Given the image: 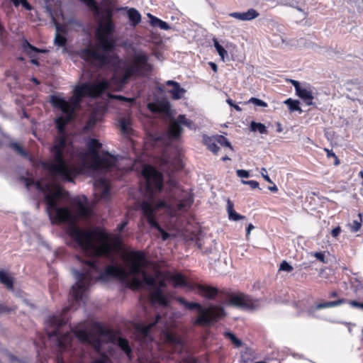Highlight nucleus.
<instances>
[{"label": "nucleus", "mask_w": 363, "mask_h": 363, "mask_svg": "<svg viewBox=\"0 0 363 363\" xmlns=\"http://www.w3.org/2000/svg\"><path fill=\"white\" fill-rule=\"evenodd\" d=\"M106 7L100 10L96 29V43L93 48H87L80 51L79 55L86 62L97 66L111 65L116 69V73L111 80H101L96 83H82L75 86L73 96L69 101L54 96L51 99L53 106L59 108L64 116L55 120L60 136L54 144H69L64 132L65 125L74 117V111L79 107L81 100L85 96L95 97L105 90L112 89L116 83V89H120L133 75H139L143 72L150 70L147 55L141 50L135 51L133 60H120L115 52L116 40L113 34L115 25L113 21L114 0H102Z\"/></svg>", "instance_id": "1"}, {"label": "nucleus", "mask_w": 363, "mask_h": 363, "mask_svg": "<svg viewBox=\"0 0 363 363\" xmlns=\"http://www.w3.org/2000/svg\"><path fill=\"white\" fill-rule=\"evenodd\" d=\"M193 203L191 195L185 191L174 194V198L167 200H159L156 203L153 201H143L140 208L143 216L146 218L151 228L157 229L161 234L162 239L166 240L169 235L166 233L157 221V211L165 208L172 216H177L186 211Z\"/></svg>", "instance_id": "2"}, {"label": "nucleus", "mask_w": 363, "mask_h": 363, "mask_svg": "<svg viewBox=\"0 0 363 363\" xmlns=\"http://www.w3.org/2000/svg\"><path fill=\"white\" fill-rule=\"evenodd\" d=\"M101 144L96 139H90L88 142V152L79 154L80 169H89L94 174L101 173L115 166L117 159L115 156L106 152L100 155L98 150Z\"/></svg>", "instance_id": "3"}, {"label": "nucleus", "mask_w": 363, "mask_h": 363, "mask_svg": "<svg viewBox=\"0 0 363 363\" xmlns=\"http://www.w3.org/2000/svg\"><path fill=\"white\" fill-rule=\"evenodd\" d=\"M67 308H64L60 313L49 316L45 320L47 333L50 339L55 341L56 345L60 350H66L71 345L73 339V333H67L65 335L60 334L58 328L66 323L67 318L65 313Z\"/></svg>", "instance_id": "4"}, {"label": "nucleus", "mask_w": 363, "mask_h": 363, "mask_svg": "<svg viewBox=\"0 0 363 363\" xmlns=\"http://www.w3.org/2000/svg\"><path fill=\"white\" fill-rule=\"evenodd\" d=\"M177 301L186 309L197 310L199 315L194 322L195 325L208 326L225 315L223 307L220 306L211 305L204 308L199 303L186 301L182 297H178Z\"/></svg>", "instance_id": "5"}, {"label": "nucleus", "mask_w": 363, "mask_h": 363, "mask_svg": "<svg viewBox=\"0 0 363 363\" xmlns=\"http://www.w3.org/2000/svg\"><path fill=\"white\" fill-rule=\"evenodd\" d=\"M145 179V194L150 197L160 192L163 186L162 174L150 165L143 167L142 172Z\"/></svg>", "instance_id": "6"}, {"label": "nucleus", "mask_w": 363, "mask_h": 363, "mask_svg": "<svg viewBox=\"0 0 363 363\" xmlns=\"http://www.w3.org/2000/svg\"><path fill=\"white\" fill-rule=\"evenodd\" d=\"M227 304L243 310H255L259 307L260 303L257 299H253L248 295L241 292L230 293L225 298Z\"/></svg>", "instance_id": "7"}, {"label": "nucleus", "mask_w": 363, "mask_h": 363, "mask_svg": "<svg viewBox=\"0 0 363 363\" xmlns=\"http://www.w3.org/2000/svg\"><path fill=\"white\" fill-rule=\"evenodd\" d=\"M181 125L186 126L190 130H196V125L190 119L186 118L184 115L178 116L176 120H172L169 125V134L172 138H178L182 131Z\"/></svg>", "instance_id": "8"}, {"label": "nucleus", "mask_w": 363, "mask_h": 363, "mask_svg": "<svg viewBox=\"0 0 363 363\" xmlns=\"http://www.w3.org/2000/svg\"><path fill=\"white\" fill-rule=\"evenodd\" d=\"M74 336L82 343L91 344L96 351L101 348V342L99 338H95L89 332L87 323H84L77 328L74 331Z\"/></svg>", "instance_id": "9"}, {"label": "nucleus", "mask_w": 363, "mask_h": 363, "mask_svg": "<svg viewBox=\"0 0 363 363\" xmlns=\"http://www.w3.org/2000/svg\"><path fill=\"white\" fill-rule=\"evenodd\" d=\"M94 195L98 200H107L109 196V183L104 178H99L94 183Z\"/></svg>", "instance_id": "10"}, {"label": "nucleus", "mask_w": 363, "mask_h": 363, "mask_svg": "<svg viewBox=\"0 0 363 363\" xmlns=\"http://www.w3.org/2000/svg\"><path fill=\"white\" fill-rule=\"evenodd\" d=\"M296 95L301 99L307 106L313 104V91L311 85L308 84H302L301 88L296 92Z\"/></svg>", "instance_id": "11"}, {"label": "nucleus", "mask_w": 363, "mask_h": 363, "mask_svg": "<svg viewBox=\"0 0 363 363\" xmlns=\"http://www.w3.org/2000/svg\"><path fill=\"white\" fill-rule=\"evenodd\" d=\"M196 292L207 299H213L218 294V289L215 287L206 286L203 285H196L195 286Z\"/></svg>", "instance_id": "12"}, {"label": "nucleus", "mask_w": 363, "mask_h": 363, "mask_svg": "<svg viewBox=\"0 0 363 363\" xmlns=\"http://www.w3.org/2000/svg\"><path fill=\"white\" fill-rule=\"evenodd\" d=\"M22 47L23 50L32 58L31 62L35 65H38V60L34 58L35 57V54L46 52L45 50H40L35 48L34 46L31 45L27 40H25L23 43Z\"/></svg>", "instance_id": "13"}, {"label": "nucleus", "mask_w": 363, "mask_h": 363, "mask_svg": "<svg viewBox=\"0 0 363 363\" xmlns=\"http://www.w3.org/2000/svg\"><path fill=\"white\" fill-rule=\"evenodd\" d=\"M345 302V299H339L337 301H328V302H324L320 303L315 306H312L308 309V313L310 315H313V313L315 312L316 310H320L325 308H332L340 306L341 304L344 303Z\"/></svg>", "instance_id": "14"}, {"label": "nucleus", "mask_w": 363, "mask_h": 363, "mask_svg": "<svg viewBox=\"0 0 363 363\" xmlns=\"http://www.w3.org/2000/svg\"><path fill=\"white\" fill-rule=\"evenodd\" d=\"M127 10V15L129 18V21H130V23L133 26H135L141 21V15L134 8H130L128 7H121L119 9H117V11H121V10Z\"/></svg>", "instance_id": "15"}, {"label": "nucleus", "mask_w": 363, "mask_h": 363, "mask_svg": "<svg viewBox=\"0 0 363 363\" xmlns=\"http://www.w3.org/2000/svg\"><path fill=\"white\" fill-rule=\"evenodd\" d=\"M162 319L160 315H157L156 319L154 322L149 323L146 325H138L137 327V330L139 335L145 340H147L150 338L149 337V330L151 328H152L157 323L160 321Z\"/></svg>", "instance_id": "16"}, {"label": "nucleus", "mask_w": 363, "mask_h": 363, "mask_svg": "<svg viewBox=\"0 0 363 363\" xmlns=\"http://www.w3.org/2000/svg\"><path fill=\"white\" fill-rule=\"evenodd\" d=\"M169 280L172 285L175 287L185 286L190 289H193L191 284L186 281L185 277L180 274H175L172 275L169 278Z\"/></svg>", "instance_id": "17"}, {"label": "nucleus", "mask_w": 363, "mask_h": 363, "mask_svg": "<svg viewBox=\"0 0 363 363\" xmlns=\"http://www.w3.org/2000/svg\"><path fill=\"white\" fill-rule=\"evenodd\" d=\"M50 16L52 17V19L55 25V27H56V30H57V33H56V35H55V44L57 46H60V47H63L66 45L67 43V39L61 35L59 32L60 31V26L59 25V23H57L56 21H55V18L52 16V13L50 12Z\"/></svg>", "instance_id": "18"}, {"label": "nucleus", "mask_w": 363, "mask_h": 363, "mask_svg": "<svg viewBox=\"0 0 363 363\" xmlns=\"http://www.w3.org/2000/svg\"><path fill=\"white\" fill-rule=\"evenodd\" d=\"M0 282L4 284L8 289L13 290V279L8 272L4 270H0Z\"/></svg>", "instance_id": "19"}, {"label": "nucleus", "mask_w": 363, "mask_h": 363, "mask_svg": "<svg viewBox=\"0 0 363 363\" xmlns=\"http://www.w3.org/2000/svg\"><path fill=\"white\" fill-rule=\"evenodd\" d=\"M147 16L150 18V23L154 27H158L162 30H167L170 28V26L164 21L160 20V18L152 16L150 13L147 14Z\"/></svg>", "instance_id": "20"}, {"label": "nucleus", "mask_w": 363, "mask_h": 363, "mask_svg": "<svg viewBox=\"0 0 363 363\" xmlns=\"http://www.w3.org/2000/svg\"><path fill=\"white\" fill-rule=\"evenodd\" d=\"M164 341L174 346H180L182 344V340L179 336L169 332L164 334Z\"/></svg>", "instance_id": "21"}, {"label": "nucleus", "mask_w": 363, "mask_h": 363, "mask_svg": "<svg viewBox=\"0 0 363 363\" xmlns=\"http://www.w3.org/2000/svg\"><path fill=\"white\" fill-rule=\"evenodd\" d=\"M119 125L121 131L125 134H129L131 131V122L128 118H122L119 120Z\"/></svg>", "instance_id": "22"}, {"label": "nucleus", "mask_w": 363, "mask_h": 363, "mask_svg": "<svg viewBox=\"0 0 363 363\" xmlns=\"http://www.w3.org/2000/svg\"><path fill=\"white\" fill-rule=\"evenodd\" d=\"M117 345L127 354V356L130 358L131 348L128 342L125 339L118 337L117 339Z\"/></svg>", "instance_id": "23"}, {"label": "nucleus", "mask_w": 363, "mask_h": 363, "mask_svg": "<svg viewBox=\"0 0 363 363\" xmlns=\"http://www.w3.org/2000/svg\"><path fill=\"white\" fill-rule=\"evenodd\" d=\"M83 2L92 11L93 15H99L100 9L94 0H79Z\"/></svg>", "instance_id": "24"}, {"label": "nucleus", "mask_w": 363, "mask_h": 363, "mask_svg": "<svg viewBox=\"0 0 363 363\" xmlns=\"http://www.w3.org/2000/svg\"><path fill=\"white\" fill-rule=\"evenodd\" d=\"M213 44L220 58L222 59L223 61H225V60L228 57V52L222 45L219 44L218 41L216 39H213Z\"/></svg>", "instance_id": "25"}, {"label": "nucleus", "mask_w": 363, "mask_h": 363, "mask_svg": "<svg viewBox=\"0 0 363 363\" xmlns=\"http://www.w3.org/2000/svg\"><path fill=\"white\" fill-rule=\"evenodd\" d=\"M185 91V89L182 88L179 84H177V86H173L172 89L169 91L174 99H180L183 96Z\"/></svg>", "instance_id": "26"}, {"label": "nucleus", "mask_w": 363, "mask_h": 363, "mask_svg": "<svg viewBox=\"0 0 363 363\" xmlns=\"http://www.w3.org/2000/svg\"><path fill=\"white\" fill-rule=\"evenodd\" d=\"M147 107L150 111L153 113H159L162 111H166L168 109V106L166 104H157L155 103H150L147 105Z\"/></svg>", "instance_id": "27"}, {"label": "nucleus", "mask_w": 363, "mask_h": 363, "mask_svg": "<svg viewBox=\"0 0 363 363\" xmlns=\"http://www.w3.org/2000/svg\"><path fill=\"white\" fill-rule=\"evenodd\" d=\"M250 129L254 132L258 131L261 134H266L267 133V128L264 124L255 121L251 123Z\"/></svg>", "instance_id": "28"}, {"label": "nucleus", "mask_w": 363, "mask_h": 363, "mask_svg": "<svg viewBox=\"0 0 363 363\" xmlns=\"http://www.w3.org/2000/svg\"><path fill=\"white\" fill-rule=\"evenodd\" d=\"M284 104L289 106V108L291 111H298L300 113L302 112V110L299 106V101L297 100H293L291 99H288L284 101Z\"/></svg>", "instance_id": "29"}, {"label": "nucleus", "mask_w": 363, "mask_h": 363, "mask_svg": "<svg viewBox=\"0 0 363 363\" xmlns=\"http://www.w3.org/2000/svg\"><path fill=\"white\" fill-rule=\"evenodd\" d=\"M259 13L254 9H250L247 11L243 12V21H251L259 16Z\"/></svg>", "instance_id": "30"}, {"label": "nucleus", "mask_w": 363, "mask_h": 363, "mask_svg": "<svg viewBox=\"0 0 363 363\" xmlns=\"http://www.w3.org/2000/svg\"><path fill=\"white\" fill-rule=\"evenodd\" d=\"M278 4L281 6H288L296 8L298 11H303V10L298 7V0H279Z\"/></svg>", "instance_id": "31"}, {"label": "nucleus", "mask_w": 363, "mask_h": 363, "mask_svg": "<svg viewBox=\"0 0 363 363\" xmlns=\"http://www.w3.org/2000/svg\"><path fill=\"white\" fill-rule=\"evenodd\" d=\"M206 144L207 145L208 149L214 153H217L219 150V147L216 144L215 138H207L205 140Z\"/></svg>", "instance_id": "32"}, {"label": "nucleus", "mask_w": 363, "mask_h": 363, "mask_svg": "<svg viewBox=\"0 0 363 363\" xmlns=\"http://www.w3.org/2000/svg\"><path fill=\"white\" fill-rule=\"evenodd\" d=\"M224 335L225 337H226L227 338L230 339L232 342L237 347H239L240 346H241L242 345V342L240 340H239L238 338L236 337V336L230 333V332H225L224 333Z\"/></svg>", "instance_id": "33"}, {"label": "nucleus", "mask_w": 363, "mask_h": 363, "mask_svg": "<svg viewBox=\"0 0 363 363\" xmlns=\"http://www.w3.org/2000/svg\"><path fill=\"white\" fill-rule=\"evenodd\" d=\"M215 140L216 143L220 144L222 146H226L232 149V146L230 145V143L228 141V140L223 136V135H217L215 137Z\"/></svg>", "instance_id": "34"}, {"label": "nucleus", "mask_w": 363, "mask_h": 363, "mask_svg": "<svg viewBox=\"0 0 363 363\" xmlns=\"http://www.w3.org/2000/svg\"><path fill=\"white\" fill-rule=\"evenodd\" d=\"M362 225V219L359 218V220H356L352 222L350 225V230L352 233L357 232Z\"/></svg>", "instance_id": "35"}, {"label": "nucleus", "mask_w": 363, "mask_h": 363, "mask_svg": "<svg viewBox=\"0 0 363 363\" xmlns=\"http://www.w3.org/2000/svg\"><path fill=\"white\" fill-rule=\"evenodd\" d=\"M279 270L291 272L293 270V267L286 261H283L280 264Z\"/></svg>", "instance_id": "36"}, {"label": "nucleus", "mask_w": 363, "mask_h": 363, "mask_svg": "<svg viewBox=\"0 0 363 363\" xmlns=\"http://www.w3.org/2000/svg\"><path fill=\"white\" fill-rule=\"evenodd\" d=\"M11 147L21 155H22L23 157L26 156V152L22 149V147L18 143H13L11 144Z\"/></svg>", "instance_id": "37"}, {"label": "nucleus", "mask_w": 363, "mask_h": 363, "mask_svg": "<svg viewBox=\"0 0 363 363\" xmlns=\"http://www.w3.org/2000/svg\"><path fill=\"white\" fill-rule=\"evenodd\" d=\"M249 102L252 103V104H255L256 106H262V107H266L267 106V104L264 101H262V100H260L259 99L254 98V97H252L249 100Z\"/></svg>", "instance_id": "38"}, {"label": "nucleus", "mask_w": 363, "mask_h": 363, "mask_svg": "<svg viewBox=\"0 0 363 363\" xmlns=\"http://www.w3.org/2000/svg\"><path fill=\"white\" fill-rule=\"evenodd\" d=\"M16 308L9 307L4 304H0V314L9 313L12 311H14Z\"/></svg>", "instance_id": "39"}, {"label": "nucleus", "mask_w": 363, "mask_h": 363, "mask_svg": "<svg viewBox=\"0 0 363 363\" xmlns=\"http://www.w3.org/2000/svg\"><path fill=\"white\" fill-rule=\"evenodd\" d=\"M228 218L231 220L238 221L240 219L244 218V216L238 214L235 211L228 213Z\"/></svg>", "instance_id": "40"}, {"label": "nucleus", "mask_w": 363, "mask_h": 363, "mask_svg": "<svg viewBox=\"0 0 363 363\" xmlns=\"http://www.w3.org/2000/svg\"><path fill=\"white\" fill-rule=\"evenodd\" d=\"M242 183L244 184L249 185L252 189L259 188V183L254 180H250V181L242 180Z\"/></svg>", "instance_id": "41"}, {"label": "nucleus", "mask_w": 363, "mask_h": 363, "mask_svg": "<svg viewBox=\"0 0 363 363\" xmlns=\"http://www.w3.org/2000/svg\"><path fill=\"white\" fill-rule=\"evenodd\" d=\"M93 363H111V360L106 355L103 354Z\"/></svg>", "instance_id": "42"}, {"label": "nucleus", "mask_w": 363, "mask_h": 363, "mask_svg": "<svg viewBox=\"0 0 363 363\" xmlns=\"http://www.w3.org/2000/svg\"><path fill=\"white\" fill-rule=\"evenodd\" d=\"M237 175L240 178H248L250 177L249 172L245 169H238L236 171Z\"/></svg>", "instance_id": "43"}, {"label": "nucleus", "mask_w": 363, "mask_h": 363, "mask_svg": "<svg viewBox=\"0 0 363 363\" xmlns=\"http://www.w3.org/2000/svg\"><path fill=\"white\" fill-rule=\"evenodd\" d=\"M262 177L264 178V179L268 183H273L272 179L269 178V177L267 174V169L264 167H262L260 171Z\"/></svg>", "instance_id": "44"}, {"label": "nucleus", "mask_w": 363, "mask_h": 363, "mask_svg": "<svg viewBox=\"0 0 363 363\" xmlns=\"http://www.w3.org/2000/svg\"><path fill=\"white\" fill-rule=\"evenodd\" d=\"M228 15L229 16L235 18L238 20L243 21V12H232L230 13Z\"/></svg>", "instance_id": "45"}, {"label": "nucleus", "mask_w": 363, "mask_h": 363, "mask_svg": "<svg viewBox=\"0 0 363 363\" xmlns=\"http://www.w3.org/2000/svg\"><path fill=\"white\" fill-rule=\"evenodd\" d=\"M111 97L113 99H119V100L127 101V102H133L134 101V99H133V98H125V97H124L123 96H120V95H115V96H112Z\"/></svg>", "instance_id": "46"}, {"label": "nucleus", "mask_w": 363, "mask_h": 363, "mask_svg": "<svg viewBox=\"0 0 363 363\" xmlns=\"http://www.w3.org/2000/svg\"><path fill=\"white\" fill-rule=\"evenodd\" d=\"M291 84L294 86L296 93L298 91V90L301 88L302 84L299 83V82L294 79H289Z\"/></svg>", "instance_id": "47"}, {"label": "nucleus", "mask_w": 363, "mask_h": 363, "mask_svg": "<svg viewBox=\"0 0 363 363\" xmlns=\"http://www.w3.org/2000/svg\"><path fill=\"white\" fill-rule=\"evenodd\" d=\"M313 256L318 260H320V262L325 263V255L323 252H315L313 253Z\"/></svg>", "instance_id": "48"}, {"label": "nucleus", "mask_w": 363, "mask_h": 363, "mask_svg": "<svg viewBox=\"0 0 363 363\" xmlns=\"http://www.w3.org/2000/svg\"><path fill=\"white\" fill-rule=\"evenodd\" d=\"M96 123V120L94 118V117H91L87 122L86 125H85V128L86 129H90L94 125L95 123Z\"/></svg>", "instance_id": "49"}, {"label": "nucleus", "mask_w": 363, "mask_h": 363, "mask_svg": "<svg viewBox=\"0 0 363 363\" xmlns=\"http://www.w3.org/2000/svg\"><path fill=\"white\" fill-rule=\"evenodd\" d=\"M341 233L340 227H336L331 231V235L334 238H337Z\"/></svg>", "instance_id": "50"}, {"label": "nucleus", "mask_w": 363, "mask_h": 363, "mask_svg": "<svg viewBox=\"0 0 363 363\" xmlns=\"http://www.w3.org/2000/svg\"><path fill=\"white\" fill-rule=\"evenodd\" d=\"M325 152H327V156L328 157H334L335 158V164H337L339 163V161L337 158V157L335 156V153L333 152V150H329L328 149H325Z\"/></svg>", "instance_id": "51"}, {"label": "nucleus", "mask_w": 363, "mask_h": 363, "mask_svg": "<svg viewBox=\"0 0 363 363\" xmlns=\"http://www.w3.org/2000/svg\"><path fill=\"white\" fill-rule=\"evenodd\" d=\"M227 211L228 213L234 211L233 203L229 199L227 201Z\"/></svg>", "instance_id": "52"}, {"label": "nucleus", "mask_w": 363, "mask_h": 363, "mask_svg": "<svg viewBox=\"0 0 363 363\" xmlns=\"http://www.w3.org/2000/svg\"><path fill=\"white\" fill-rule=\"evenodd\" d=\"M349 304H350L352 307H354V308H361V303L357 302V301H349Z\"/></svg>", "instance_id": "53"}, {"label": "nucleus", "mask_w": 363, "mask_h": 363, "mask_svg": "<svg viewBox=\"0 0 363 363\" xmlns=\"http://www.w3.org/2000/svg\"><path fill=\"white\" fill-rule=\"evenodd\" d=\"M22 6L26 9L27 10H31V6L28 3V1L26 0H21V3Z\"/></svg>", "instance_id": "54"}, {"label": "nucleus", "mask_w": 363, "mask_h": 363, "mask_svg": "<svg viewBox=\"0 0 363 363\" xmlns=\"http://www.w3.org/2000/svg\"><path fill=\"white\" fill-rule=\"evenodd\" d=\"M127 224H128V221H123V223H121L118 226V231L121 232L123 230V228L127 225Z\"/></svg>", "instance_id": "55"}, {"label": "nucleus", "mask_w": 363, "mask_h": 363, "mask_svg": "<svg viewBox=\"0 0 363 363\" xmlns=\"http://www.w3.org/2000/svg\"><path fill=\"white\" fill-rule=\"evenodd\" d=\"M93 325H94V326L95 327L96 330L98 332H99V333H103V329H102V328L101 327V325H99V323H93Z\"/></svg>", "instance_id": "56"}, {"label": "nucleus", "mask_w": 363, "mask_h": 363, "mask_svg": "<svg viewBox=\"0 0 363 363\" xmlns=\"http://www.w3.org/2000/svg\"><path fill=\"white\" fill-rule=\"evenodd\" d=\"M166 84L168 86H177V84H179V83L177 82L172 81V80H169L166 82Z\"/></svg>", "instance_id": "57"}, {"label": "nucleus", "mask_w": 363, "mask_h": 363, "mask_svg": "<svg viewBox=\"0 0 363 363\" xmlns=\"http://www.w3.org/2000/svg\"><path fill=\"white\" fill-rule=\"evenodd\" d=\"M254 225L252 224H249L247 229H246V231H247V235H249L251 232V230L252 229H254Z\"/></svg>", "instance_id": "58"}, {"label": "nucleus", "mask_w": 363, "mask_h": 363, "mask_svg": "<svg viewBox=\"0 0 363 363\" xmlns=\"http://www.w3.org/2000/svg\"><path fill=\"white\" fill-rule=\"evenodd\" d=\"M269 190L273 192H277L278 191L277 186L274 184L272 186H269Z\"/></svg>", "instance_id": "59"}, {"label": "nucleus", "mask_w": 363, "mask_h": 363, "mask_svg": "<svg viewBox=\"0 0 363 363\" xmlns=\"http://www.w3.org/2000/svg\"><path fill=\"white\" fill-rule=\"evenodd\" d=\"M23 303L25 305L30 306V308H33V305L31 303H30V302L28 301V300H27V299H23Z\"/></svg>", "instance_id": "60"}, {"label": "nucleus", "mask_w": 363, "mask_h": 363, "mask_svg": "<svg viewBox=\"0 0 363 363\" xmlns=\"http://www.w3.org/2000/svg\"><path fill=\"white\" fill-rule=\"evenodd\" d=\"M15 6H18L21 3V0H10Z\"/></svg>", "instance_id": "61"}, {"label": "nucleus", "mask_w": 363, "mask_h": 363, "mask_svg": "<svg viewBox=\"0 0 363 363\" xmlns=\"http://www.w3.org/2000/svg\"><path fill=\"white\" fill-rule=\"evenodd\" d=\"M210 66L211 67L212 69L214 71V72H216L217 71V65L213 63V62H210L209 63Z\"/></svg>", "instance_id": "62"}, {"label": "nucleus", "mask_w": 363, "mask_h": 363, "mask_svg": "<svg viewBox=\"0 0 363 363\" xmlns=\"http://www.w3.org/2000/svg\"><path fill=\"white\" fill-rule=\"evenodd\" d=\"M187 363H196V360L193 357H189L187 359Z\"/></svg>", "instance_id": "63"}, {"label": "nucleus", "mask_w": 363, "mask_h": 363, "mask_svg": "<svg viewBox=\"0 0 363 363\" xmlns=\"http://www.w3.org/2000/svg\"><path fill=\"white\" fill-rule=\"evenodd\" d=\"M227 103L230 106H234V104H233V101L232 99H228L226 100Z\"/></svg>", "instance_id": "64"}]
</instances>
